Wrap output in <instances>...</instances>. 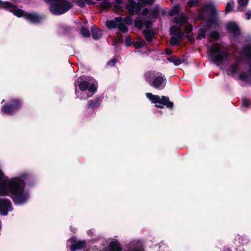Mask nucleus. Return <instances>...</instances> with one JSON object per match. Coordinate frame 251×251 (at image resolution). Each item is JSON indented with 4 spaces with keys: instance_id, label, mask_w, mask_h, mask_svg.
Returning a JSON list of instances; mask_svg holds the SVG:
<instances>
[{
    "instance_id": "nucleus-33",
    "label": "nucleus",
    "mask_w": 251,
    "mask_h": 251,
    "mask_svg": "<svg viewBox=\"0 0 251 251\" xmlns=\"http://www.w3.org/2000/svg\"><path fill=\"white\" fill-rule=\"evenodd\" d=\"M198 0H190L187 2V5L189 7H193L198 4Z\"/></svg>"
},
{
    "instance_id": "nucleus-13",
    "label": "nucleus",
    "mask_w": 251,
    "mask_h": 251,
    "mask_svg": "<svg viewBox=\"0 0 251 251\" xmlns=\"http://www.w3.org/2000/svg\"><path fill=\"white\" fill-rule=\"evenodd\" d=\"M174 21L176 24L179 25V26H181L187 22L188 18L184 14H181L180 15L175 17Z\"/></svg>"
},
{
    "instance_id": "nucleus-21",
    "label": "nucleus",
    "mask_w": 251,
    "mask_h": 251,
    "mask_svg": "<svg viewBox=\"0 0 251 251\" xmlns=\"http://www.w3.org/2000/svg\"><path fill=\"white\" fill-rule=\"evenodd\" d=\"M167 60L170 62L173 63L176 66H178L182 63V61L179 58H175L174 56L168 57Z\"/></svg>"
},
{
    "instance_id": "nucleus-22",
    "label": "nucleus",
    "mask_w": 251,
    "mask_h": 251,
    "mask_svg": "<svg viewBox=\"0 0 251 251\" xmlns=\"http://www.w3.org/2000/svg\"><path fill=\"white\" fill-rule=\"evenodd\" d=\"M118 23L116 20H115V18L114 20H107L106 22V25L109 28H115L118 26Z\"/></svg>"
},
{
    "instance_id": "nucleus-8",
    "label": "nucleus",
    "mask_w": 251,
    "mask_h": 251,
    "mask_svg": "<svg viewBox=\"0 0 251 251\" xmlns=\"http://www.w3.org/2000/svg\"><path fill=\"white\" fill-rule=\"evenodd\" d=\"M153 1V0H128V2L126 5V9L128 13L131 15H133L135 13L138 14L143 5L151 4Z\"/></svg>"
},
{
    "instance_id": "nucleus-37",
    "label": "nucleus",
    "mask_w": 251,
    "mask_h": 251,
    "mask_svg": "<svg viewBox=\"0 0 251 251\" xmlns=\"http://www.w3.org/2000/svg\"><path fill=\"white\" fill-rule=\"evenodd\" d=\"M246 18L247 20L251 19V10H249L245 13Z\"/></svg>"
},
{
    "instance_id": "nucleus-6",
    "label": "nucleus",
    "mask_w": 251,
    "mask_h": 251,
    "mask_svg": "<svg viewBox=\"0 0 251 251\" xmlns=\"http://www.w3.org/2000/svg\"><path fill=\"white\" fill-rule=\"evenodd\" d=\"M49 5L53 15H61L68 11L72 4L66 0H44Z\"/></svg>"
},
{
    "instance_id": "nucleus-34",
    "label": "nucleus",
    "mask_w": 251,
    "mask_h": 251,
    "mask_svg": "<svg viewBox=\"0 0 251 251\" xmlns=\"http://www.w3.org/2000/svg\"><path fill=\"white\" fill-rule=\"evenodd\" d=\"M211 37L214 39H217L219 38V34L216 31H213L210 34Z\"/></svg>"
},
{
    "instance_id": "nucleus-9",
    "label": "nucleus",
    "mask_w": 251,
    "mask_h": 251,
    "mask_svg": "<svg viewBox=\"0 0 251 251\" xmlns=\"http://www.w3.org/2000/svg\"><path fill=\"white\" fill-rule=\"evenodd\" d=\"M23 104V102L21 100L13 99L6 104L2 105L1 111L5 114H12L19 110Z\"/></svg>"
},
{
    "instance_id": "nucleus-25",
    "label": "nucleus",
    "mask_w": 251,
    "mask_h": 251,
    "mask_svg": "<svg viewBox=\"0 0 251 251\" xmlns=\"http://www.w3.org/2000/svg\"><path fill=\"white\" fill-rule=\"evenodd\" d=\"M206 31L204 28H201L199 31L198 37V39L204 38L205 37Z\"/></svg>"
},
{
    "instance_id": "nucleus-26",
    "label": "nucleus",
    "mask_w": 251,
    "mask_h": 251,
    "mask_svg": "<svg viewBox=\"0 0 251 251\" xmlns=\"http://www.w3.org/2000/svg\"><path fill=\"white\" fill-rule=\"evenodd\" d=\"M134 25L136 27L141 29L143 25V21L140 18H137L134 21Z\"/></svg>"
},
{
    "instance_id": "nucleus-42",
    "label": "nucleus",
    "mask_w": 251,
    "mask_h": 251,
    "mask_svg": "<svg viewBox=\"0 0 251 251\" xmlns=\"http://www.w3.org/2000/svg\"><path fill=\"white\" fill-rule=\"evenodd\" d=\"M115 2H116V7H119L120 6V5H121L122 3V0H115Z\"/></svg>"
},
{
    "instance_id": "nucleus-23",
    "label": "nucleus",
    "mask_w": 251,
    "mask_h": 251,
    "mask_svg": "<svg viewBox=\"0 0 251 251\" xmlns=\"http://www.w3.org/2000/svg\"><path fill=\"white\" fill-rule=\"evenodd\" d=\"M233 0H229V1L226 3L225 12L229 13L231 11L233 8Z\"/></svg>"
},
{
    "instance_id": "nucleus-27",
    "label": "nucleus",
    "mask_w": 251,
    "mask_h": 251,
    "mask_svg": "<svg viewBox=\"0 0 251 251\" xmlns=\"http://www.w3.org/2000/svg\"><path fill=\"white\" fill-rule=\"evenodd\" d=\"M100 5L103 8H108L111 6V3L108 0H103L101 1Z\"/></svg>"
},
{
    "instance_id": "nucleus-17",
    "label": "nucleus",
    "mask_w": 251,
    "mask_h": 251,
    "mask_svg": "<svg viewBox=\"0 0 251 251\" xmlns=\"http://www.w3.org/2000/svg\"><path fill=\"white\" fill-rule=\"evenodd\" d=\"M143 33L145 36V38L147 41L151 42L154 37V33L152 31L148 30H144L143 31Z\"/></svg>"
},
{
    "instance_id": "nucleus-39",
    "label": "nucleus",
    "mask_w": 251,
    "mask_h": 251,
    "mask_svg": "<svg viewBox=\"0 0 251 251\" xmlns=\"http://www.w3.org/2000/svg\"><path fill=\"white\" fill-rule=\"evenodd\" d=\"M149 13V11L147 8H145L142 11V15L143 16H146Z\"/></svg>"
},
{
    "instance_id": "nucleus-11",
    "label": "nucleus",
    "mask_w": 251,
    "mask_h": 251,
    "mask_svg": "<svg viewBox=\"0 0 251 251\" xmlns=\"http://www.w3.org/2000/svg\"><path fill=\"white\" fill-rule=\"evenodd\" d=\"M100 251H122V248L119 242L116 239L112 240L109 244L105 250ZM127 251H142V248L138 245L132 246L130 244V248Z\"/></svg>"
},
{
    "instance_id": "nucleus-19",
    "label": "nucleus",
    "mask_w": 251,
    "mask_h": 251,
    "mask_svg": "<svg viewBox=\"0 0 251 251\" xmlns=\"http://www.w3.org/2000/svg\"><path fill=\"white\" fill-rule=\"evenodd\" d=\"M100 103V99H97L88 101V107L90 108H96L99 106Z\"/></svg>"
},
{
    "instance_id": "nucleus-24",
    "label": "nucleus",
    "mask_w": 251,
    "mask_h": 251,
    "mask_svg": "<svg viewBox=\"0 0 251 251\" xmlns=\"http://www.w3.org/2000/svg\"><path fill=\"white\" fill-rule=\"evenodd\" d=\"M180 39L181 38H178L176 36H172L170 39V43L173 45H176L179 43Z\"/></svg>"
},
{
    "instance_id": "nucleus-16",
    "label": "nucleus",
    "mask_w": 251,
    "mask_h": 251,
    "mask_svg": "<svg viewBox=\"0 0 251 251\" xmlns=\"http://www.w3.org/2000/svg\"><path fill=\"white\" fill-rule=\"evenodd\" d=\"M91 32L92 37L95 40H98L102 36V31L97 28L95 26L91 27Z\"/></svg>"
},
{
    "instance_id": "nucleus-18",
    "label": "nucleus",
    "mask_w": 251,
    "mask_h": 251,
    "mask_svg": "<svg viewBox=\"0 0 251 251\" xmlns=\"http://www.w3.org/2000/svg\"><path fill=\"white\" fill-rule=\"evenodd\" d=\"M238 2L239 6L237 8V10L244 11L245 10V7L248 4L249 0H238Z\"/></svg>"
},
{
    "instance_id": "nucleus-3",
    "label": "nucleus",
    "mask_w": 251,
    "mask_h": 251,
    "mask_svg": "<svg viewBox=\"0 0 251 251\" xmlns=\"http://www.w3.org/2000/svg\"><path fill=\"white\" fill-rule=\"evenodd\" d=\"M79 77L75 82V94L77 98L86 99L96 92L98 83L94 80L89 83L86 81H81Z\"/></svg>"
},
{
    "instance_id": "nucleus-32",
    "label": "nucleus",
    "mask_w": 251,
    "mask_h": 251,
    "mask_svg": "<svg viewBox=\"0 0 251 251\" xmlns=\"http://www.w3.org/2000/svg\"><path fill=\"white\" fill-rule=\"evenodd\" d=\"M145 45V42L144 41L136 42L134 43V45L136 48H140Z\"/></svg>"
},
{
    "instance_id": "nucleus-41",
    "label": "nucleus",
    "mask_w": 251,
    "mask_h": 251,
    "mask_svg": "<svg viewBox=\"0 0 251 251\" xmlns=\"http://www.w3.org/2000/svg\"><path fill=\"white\" fill-rule=\"evenodd\" d=\"M173 53L172 50L170 49H166L165 50V53L167 55L171 54Z\"/></svg>"
},
{
    "instance_id": "nucleus-38",
    "label": "nucleus",
    "mask_w": 251,
    "mask_h": 251,
    "mask_svg": "<svg viewBox=\"0 0 251 251\" xmlns=\"http://www.w3.org/2000/svg\"><path fill=\"white\" fill-rule=\"evenodd\" d=\"M116 59L113 58V59H112L110 61H109L108 63H107V65L109 66H113L115 65V64H116Z\"/></svg>"
},
{
    "instance_id": "nucleus-30",
    "label": "nucleus",
    "mask_w": 251,
    "mask_h": 251,
    "mask_svg": "<svg viewBox=\"0 0 251 251\" xmlns=\"http://www.w3.org/2000/svg\"><path fill=\"white\" fill-rule=\"evenodd\" d=\"M80 31L81 34L84 37H88L90 36V33L89 31L84 27L81 28Z\"/></svg>"
},
{
    "instance_id": "nucleus-35",
    "label": "nucleus",
    "mask_w": 251,
    "mask_h": 251,
    "mask_svg": "<svg viewBox=\"0 0 251 251\" xmlns=\"http://www.w3.org/2000/svg\"><path fill=\"white\" fill-rule=\"evenodd\" d=\"M151 15L154 18H157L158 16V9L155 8L154 10L151 13Z\"/></svg>"
},
{
    "instance_id": "nucleus-29",
    "label": "nucleus",
    "mask_w": 251,
    "mask_h": 251,
    "mask_svg": "<svg viewBox=\"0 0 251 251\" xmlns=\"http://www.w3.org/2000/svg\"><path fill=\"white\" fill-rule=\"evenodd\" d=\"M128 14L129 15V16H127V17H126L124 19H123L124 23L126 25H129L131 24L133 22L132 19L131 18V16L133 15H131L129 13H128Z\"/></svg>"
},
{
    "instance_id": "nucleus-28",
    "label": "nucleus",
    "mask_w": 251,
    "mask_h": 251,
    "mask_svg": "<svg viewBox=\"0 0 251 251\" xmlns=\"http://www.w3.org/2000/svg\"><path fill=\"white\" fill-rule=\"evenodd\" d=\"M179 11V6L178 5L175 6L169 12V14L171 16H173L177 14Z\"/></svg>"
},
{
    "instance_id": "nucleus-14",
    "label": "nucleus",
    "mask_w": 251,
    "mask_h": 251,
    "mask_svg": "<svg viewBox=\"0 0 251 251\" xmlns=\"http://www.w3.org/2000/svg\"><path fill=\"white\" fill-rule=\"evenodd\" d=\"M170 34L172 36H176L178 38H181L183 35L180 26L176 25H174L171 28Z\"/></svg>"
},
{
    "instance_id": "nucleus-40",
    "label": "nucleus",
    "mask_w": 251,
    "mask_h": 251,
    "mask_svg": "<svg viewBox=\"0 0 251 251\" xmlns=\"http://www.w3.org/2000/svg\"><path fill=\"white\" fill-rule=\"evenodd\" d=\"M131 41V40L129 37H126V40L125 42L126 44V46H128L130 45V42Z\"/></svg>"
},
{
    "instance_id": "nucleus-20",
    "label": "nucleus",
    "mask_w": 251,
    "mask_h": 251,
    "mask_svg": "<svg viewBox=\"0 0 251 251\" xmlns=\"http://www.w3.org/2000/svg\"><path fill=\"white\" fill-rule=\"evenodd\" d=\"M77 3L81 7H84L85 3L88 5L94 4L95 3L93 0H77Z\"/></svg>"
},
{
    "instance_id": "nucleus-36",
    "label": "nucleus",
    "mask_w": 251,
    "mask_h": 251,
    "mask_svg": "<svg viewBox=\"0 0 251 251\" xmlns=\"http://www.w3.org/2000/svg\"><path fill=\"white\" fill-rule=\"evenodd\" d=\"M193 27L191 25H187L185 27V31L189 33L192 30Z\"/></svg>"
},
{
    "instance_id": "nucleus-10",
    "label": "nucleus",
    "mask_w": 251,
    "mask_h": 251,
    "mask_svg": "<svg viewBox=\"0 0 251 251\" xmlns=\"http://www.w3.org/2000/svg\"><path fill=\"white\" fill-rule=\"evenodd\" d=\"M216 11H217V8L213 2H206L203 4L198 13L195 14L194 18L195 20H203L207 12L214 13Z\"/></svg>"
},
{
    "instance_id": "nucleus-12",
    "label": "nucleus",
    "mask_w": 251,
    "mask_h": 251,
    "mask_svg": "<svg viewBox=\"0 0 251 251\" xmlns=\"http://www.w3.org/2000/svg\"><path fill=\"white\" fill-rule=\"evenodd\" d=\"M69 241L71 242L70 250L72 251H75L77 250H80L84 248L86 244V242L83 241H77L75 237L71 238Z\"/></svg>"
},
{
    "instance_id": "nucleus-5",
    "label": "nucleus",
    "mask_w": 251,
    "mask_h": 251,
    "mask_svg": "<svg viewBox=\"0 0 251 251\" xmlns=\"http://www.w3.org/2000/svg\"><path fill=\"white\" fill-rule=\"evenodd\" d=\"M146 80L149 85L154 88L161 90H163L166 84L165 77L155 71H149L144 75Z\"/></svg>"
},
{
    "instance_id": "nucleus-4",
    "label": "nucleus",
    "mask_w": 251,
    "mask_h": 251,
    "mask_svg": "<svg viewBox=\"0 0 251 251\" xmlns=\"http://www.w3.org/2000/svg\"><path fill=\"white\" fill-rule=\"evenodd\" d=\"M0 5L8 9L15 16L18 17H24L28 21L33 24L40 23L43 20V17L39 14L34 12H25L23 10L18 8L15 5H12L8 1H3L0 0Z\"/></svg>"
},
{
    "instance_id": "nucleus-2",
    "label": "nucleus",
    "mask_w": 251,
    "mask_h": 251,
    "mask_svg": "<svg viewBox=\"0 0 251 251\" xmlns=\"http://www.w3.org/2000/svg\"><path fill=\"white\" fill-rule=\"evenodd\" d=\"M207 52L209 59L217 66L229 58L228 49L226 45L223 44L217 43L208 47Z\"/></svg>"
},
{
    "instance_id": "nucleus-44",
    "label": "nucleus",
    "mask_w": 251,
    "mask_h": 251,
    "mask_svg": "<svg viewBox=\"0 0 251 251\" xmlns=\"http://www.w3.org/2000/svg\"><path fill=\"white\" fill-rule=\"evenodd\" d=\"M88 233L90 234L93 233V231L92 230H90L88 231Z\"/></svg>"
},
{
    "instance_id": "nucleus-31",
    "label": "nucleus",
    "mask_w": 251,
    "mask_h": 251,
    "mask_svg": "<svg viewBox=\"0 0 251 251\" xmlns=\"http://www.w3.org/2000/svg\"><path fill=\"white\" fill-rule=\"evenodd\" d=\"M250 105V102L249 100L244 99L242 100V107L243 108H247Z\"/></svg>"
},
{
    "instance_id": "nucleus-45",
    "label": "nucleus",
    "mask_w": 251,
    "mask_h": 251,
    "mask_svg": "<svg viewBox=\"0 0 251 251\" xmlns=\"http://www.w3.org/2000/svg\"><path fill=\"white\" fill-rule=\"evenodd\" d=\"M224 251H231L230 249L226 248L224 250Z\"/></svg>"
},
{
    "instance_id": "nucleus-7",
    "label": "nucleus",
    "mask_w": 251,
    "mask_h": 251,
    "mask_svg": "<svg viewBox=\"0 0 251 251\" xmlns=\"http://www.w3.org/2000/svg\"><path fill=\"white\" fill-rule=\"evenodd\" d=\"M146 95L151 102L155 104V106L157 107L162 108L166 106L168 108H172L174 106V103L170 101L167 97H160L158 95H153L151 93H147Z\"/></svg>"
},
{
    "instance_id": "nucleus-15",
    "label": "nucleus",
    "mask_w": 251,
    "mask_h": 251,
    "mask_svg": "<svg viewBox=\"0 0 251 251\" xmlns=\"http://www.w3.org/2000/svg\"><path fill=\"white\" fill-rule=\"evenodd\" d=\"M115 20H116L118 23L117 27L119 30L123 32H126L128 31V28L126 25H125V24L124 23L123 19L122 17H116Z\"/></svg>"
},
{
    "instance_id": "nucleus-43",
    "label": "nucleus",
    "mask_w": 251,
    "mask_h": 251,
    "mask_svg": "<svg viewBox=\"0 0 251 251\" xmlns=\"http://www.w3.org/2000/svg\"><path fill=\"white\" fill-rule=\"evenodd\" d=\"M71 230L73 232H75L76 231V228L75 227H73L72 226H71Z\"/></svg>"
},
{
    "instance_id": "nucleus-1",
    "label": "nucleus",
    "mask_w": 251,
    "mask_h": 251,
    "mask_svg": "<svg viewBox=\"0 0 251 251\" xmlns=\"http://www.w3.org/2000/svg\"><path fill=\"white\" fill-rule=\"evenodd\" d=\"M227 30L230 33L233 38L232 44L233 47L239 52L240 57L236 59L235 62L229 66L226 70L228 75L234 77L238 71L246 64L248 67L247 72H240L238 74L239 78L243 82L250 84L251 82V44L245 43L243 49L240 50L238 44L244 43L245 37L241 35L240 27L237 23L229 22L226 24Z\"/></svg>"
}]
</instances>
